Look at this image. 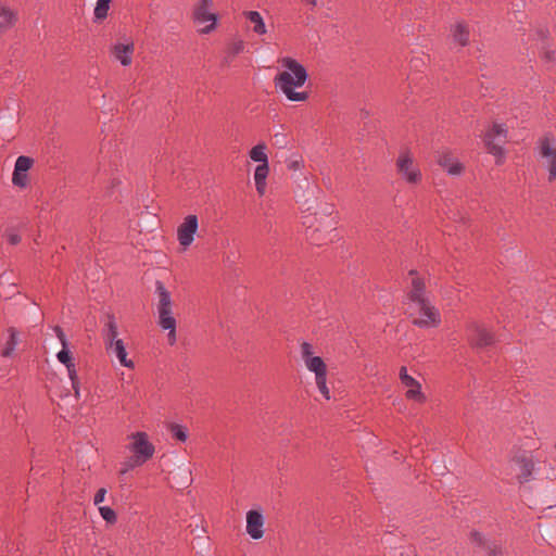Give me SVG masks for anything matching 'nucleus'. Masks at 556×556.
<instances>
[{
  "label": "nucleus",
  "instance_id": "obj_1",
  "mask_svg": "<svg viewBox=\"0 0 556 556\" xmlns=\"http://www.w3.org/2000/svg\"><path fill=\"white\" fill-rule=\"evenodd\" d=\"M280 62L286 71H282L275 76V88L280 90L289 101H306L308 99V93L306 91H295V88L302 87L308 78L306 68L295 59L290 56L282 58Z\"/></svg>",
  "mask_w": 556,
  "mask_h": 556
},
{
  "label": "nucleus",
  "instance_id": "obj_2",
  "mask_svg": "<svg viewBox=\"0 0 556 556\" xmlns=\"http://www.w3.org/2000/svg\"><path fill=\"white\" fill-rule=\"evenodd\" d=\"M301 357L306 368L315 374V382L326 400H330V390L327 387V365L320 356L314 355V346L304 341L301 343Z\"/></svg>",
  "mask_w": 556,
  "mask_h": 556
},
{
  "label": "nucleus",
  "instance_id": "obj_3",
  "mask_svg": "<svg viewBox=\"0 0 556 556\" xmlns=\"http://www.w3.org/2000/svg\"><path fill=\"white\" fill-rule=\"evenodd\" d=\"M132 440L131 444H129L128 450L132 453V456L125 462L124 470L122 472H126L136 467H140L144 465L149 459H151L154 455L155 447L149 441L148 434L142 431H138L130 435Z\"/></svg>",
  "mask_w": 556,
  "mask_h": 556
},
{
  "label": "nucleus",
  "instance_id": "obj_4",
  "mask_svg": "<svg viewBox=\"0 0 556 556\" xmlns=\"http://www.w3.org/2000/svg\"><path fill=\"white\" fill-rule=\"evenodd\" d=\"M507 132L505 124L498 123H494L492 127L485 131L483 141L488 153L498 159L503 157V144L506 142Z\"/></svg>",
  "mask_w": 556,
  "mask_h": 556
},
{
  "label": "nucleus",
  "instance_id": "obj_5",
  "mask_svg": "<svg viewBox=\"0 0 556 556\" xmlns=\"http://www.w3.org/2000/svg\"><path fill=\"white\" fill-rule=\"evenodd\" d=\"M412 277V289L408 292V299L418 305L419 313H432L428 301L425 298L426 283L417 270L412 269L408 271Z\"/></svg>",
  "mask_w": 556,
  "mask_h": 556
},
{
  "label": "nucleus",
  "instance_id": "obj_6",
  "mask_svg": "<svg viewBox=\"0 0 556 556\" xmlns=\"http://www.w3.org/2000/svg\"><path fill=\"white\" fill-rule=\"evenodd\" d=\"M399 175L408 184H418L421 180V172L414 165V160L408 151H403L396 160Z\"/></svg>",
  "mask_w": 556,
  "mask_h": 556
},
{
  "label": "nucleus",
  "instance_id": "obj_7",
  "mask_svg": "<svg viewBox=\"0 0 556 556\" xmlns=\"http://www.w3.org/2000/svg\"><path fill=\"white\" fill-rule=\"evenodd\" d=\"M198 228L199 220L198 216L194 214L187 215L182 223L178 226L177 240L184 251H186L192 244Z\"/></svg>",
  "mask_w": 556,
  "mask_h": 556
},
{
  "label": "nucleus",
  "instance_id": "obj_8",
  "mask_svg": "<svg viewBox=\"0 0 556 556\" xmlns=\"http://www.w3.org/2000/svg\"><path fill=\"white\" fill-rule=\"evenodd\" d=\"M212 5V0H200L193 11V18L197 23L212 22L201 30L203 34L211 33L216 26L217 15L210 12Z\"/></svg>",
  "mask_w": 556,
  "mask_h": 556
},
{
  "label": "nucleus",
  "instance_id": "obj_9",
  "mask_svg": "<svg viewBox=\"0 0 556 556\" xmlns=\"http://www.w3.org/2000/svg\"><path fill=\"white\" fill-rule=\"evenodd\" d=\"M399 375L401 382L408 389L405 394L406 399L414 400L418 403L426 402V396L421 392L420 383L414 377L407 374V368L405 366L400 368Z\"/></svg>",
  "mask_w": 556,
  "mask_h": 556
},
{
  "label": "nucleus",
  "instance_id": "obj_10",
  "mask_svg": "<svg viewBox=\"0 0 556 556\" xmlns=\"http://www.w3.org/2000/svg\"><path fill=\"white\" fill-rule=\"evenodd\" d=\"M511 462L516 465L517 470L519 471L517 479L519 483L529 482L532 478V473L535 468V464L532 455H528L527 453H522L520 455L515 456Z\"/></svg>",
  "mask_w": 556,
  "mask_h": 556
},
{
  "label": "nucleus",
  "instance_id": "obj_11",
  "mask_svg": "<svg viewBox=\"0 0 556 556\" xmlns=\"http://www.w3.org/2000/svg\"><path fill=\"white\" fill-rule=\"evenodd\" d=\"M468 340L476 348H486L494 344V334L481 326H472L468 329Z\"/></svg>",
  "mask_w": 556,
  "mask_h": 556
},
{
  "label": "nucleus",
  "instance_id": "obj_12",
  "mask_svg": "<svg viewBox=\"0 0 556 556\" xmlns=\"http://www.w3.org/2000/svg\"><path fill=\"white\" fill-rule=\"evenodd\" d=\"M247 532L253 540L264 536V517L261 511L252 509L247 513Z\"/></svg>",
  "mask_w": 556,
  "mask_h": 556
},
{
  "label": "nucleus",
  "instance_id": "obj_13",
  "mask_svg": "<svg viewBox=\"0 0 556 556\" xmlns=\"http://www.w3.org/2000/svg\"><path fill=\"white\" fill-rule=\"evenodd\" d=\"M438 164L444 168L447 174L456 176L464 172L463 164L454 157L450 151H442L438 157Z\"/></svg>",
  "mask_w": 556,
  "mask_h": 556
},
{
  "label": "nucleus",
  "instance_id": "obj_14",
  "mask_svg": "<svg viewBox=\"0 0 556 556\" xmlns=\"http://www.w3.org/2000/svg\"><path fill=\"white\" fill-rule=\"evenodd\" d=\"M134 50L135 47L132 42L116 43L112 47L111 53L123 66H129L132 61Z\"/></svg>",
  "mask_w": 556,
  "mask_h": 556
},
{
  "label": "nucleus",
  "instance_id": "obj_15",
  "mask_svg": "<svg viewBox=\"0 0 556 556\" xmlns=\"http://www.w3.org/2000/svg\"><path fill=\"white\" fill-rule=\"evenodd\" d=\"M540 152L545 157H551L548 168V180L553 181L556 179V150L551 146V139L548 137L540 140Z\"/></svg>",
  "mask_w": 556,
  "mask_h": 556
},
{
  "label": "nucleus",
  "instance_id": "obj_16",
  "mask_svg": "<svg viewBox=\"0 0 556 556\" xmlns=\"http://www.w3.org/2000/svg\"><path fill=\"white\" fill-rule=\"evenodd\" d=\"M119 334V326L116 323L114 315H109L102 328V338L105 346L114 343L115 340H122Z\"/></svg>",
  "mask_w": 556,
  "mask_h": 556
},
{
  "label": "nucleus",
  "instance_id": "obj_17",
  "mask_svg": "<svg viewBox=\"0 0 556 556\" xmlns=\"http://www.w3.org/2000/svg\"><path fill=\"white\" fill-rule=\"evenodd\" d=\"M105 349L109 354H114L124 367H135L134 362L127 358V352L123 340H115L114 343L106 345Z\"/></svg>",
  "mask_w": 556,
  "mask_h": 556
},
{
  "label": "nucleus",
  "instance_id": "obj_18",
  "mask_svg": "<svg viewBox=\"0 0 556 556\" xmlns=\"http://www.w3.org/2000/svg\"><path fill=\"white\" fill-rule=\"evenodd\" d=\"M155 293L157 295V313H170V293L160 280L155 282Z\"/></svg>",
  "mask_w": 556,
  "mask_h": 556
},
{
  "label": "nucleus",
  "instance_id": "obj_19",
  "mask_svg": "<svg viewBox=\"0 0 556 556\" xmlns=\"http://www.w3.org/2000/svg\"><path fill=\"white\" fill-rule=\"evenodd\" d=\"M472 541L482 546L488 556H500L502 554V547L495 542H486L480 532L471 533Z\"/></svg>",
  "mask_w": 556,
  "mask_h": 556
},
{
  "label": "nucleus",
  "instance_id": "obj_20",
  "mask_svg": "<svg viewBox=\"0 0 556 556\" xmlns=\"http://www.w3.org/2000/svg\"><path fill=\"white\" fill-rule=\"evenodd\" d=\"M469 27L464 22H457L452 28L453 40L462 47H466L469 43Z\"/></svg>",
  "mask_w": 556,
  "mask_h": 556
},
{
  "label": "nucleus",
  "instance_id": "obj_21",
  "mask_svg": "<svg viewBox=\"0 0 556 556\" xmlns=\"http://www.w3.org/2000/svg\"><path fill=\"white\" fill-rule=\"evenodd\" d=\"M269 173L268 164H260L254 172V181L257 193L262 197L266 191V178Z\"/></svg>",
  "mask_w": 556,
  "mask_h": 556
},
{
  "label": "nucleus",
  "instance_id": "obj_22",
  "mask_svg": "<svg viewBox=\"0 0 556 556\" xmlns=\"http://www.w3.org/2000/svg\"><path fill=\"white\" fill-rule=\"evenodd\" d=\"M8 340L1 351V355L3 357H10L13 355L15 348L20 343V332L14 328L10 327L8 328Z\"/></svg>",
  "mask_w": 556,
  "mask_h": 556
},
{
  "label": "nucleus",
  "instance_id": "obj_23",
  "mask_svg": "<svg viewBox=\"0 0 556 556\" xmlns=\"http://www.w3.org/2000/svg\"><path fill=\"white\" fill-rule=\"evenodd\" d=\"M159 325L165 329L169 330L167 334V341L169 345H174L176 343V319L173 315H160Z\"/></svg>",
  "mask_w": 556,
  "mask_h": 556
},
{
  "label": "nucleus",
  "instance_id": "obj_24",
  "mask_svg": "<svg viewBox=\"0 0 556 556\" xmlns=\"http://www.w3.org/2000/svg\"><path fill=\"white\" fill-rule=\"evenodd\" d=\"M441 315H418L412 319V324L419 328H434L441 324Z\"/></svg>",
  "mask_w": 556,
  "mask_h": 556
},
{
  "label": "nucleus",
  "instance_id": "obj_25",
  "mask_svg": "<svg viewBox=\"0 0 556 556\" xmlns=\"http://www.w3.org/2000/svg\"><path fill=\"white\" fill-rule=\"evenodd\" d=\"M245 17L254 25L253 31L257 35L266 34V26L263 21V17L257 11H248L244 12Z\"/></svg>",
  "mask_w": 556,
  "mask_h": 556
},
{
  "label": "nucleus",
  "instance_id": "obj_26",
  "mask_svg": "<svg viewBox=\"0 0 556 556\" xmlns=\"http://www.w3.org/2000/svg\"><path fill=\"white\" fill-rule=\"evenodd\" d=\"M250 157L254 162H258L261 164H268V156L266 154V144L265 143H258L254 146L250 153Z\"/></svg>",
  "mask_w": 556,
  "mask_h": 556
},
{
  "label": "nucleus",
  "instance_id": "obj_27",
  "mask_svg": "<svg viewBox=\"0 0 556 556\" xmlns=\"http://www.w3.org/2000/svg\"><path fill=\"white\" fill-rule=\"evenodd\" d=\"M66 369H67L68 378L72 382V388L74 390V396L76 399H79L80 397V382H79V378H78V375L76 371V366H75V364L67 365Z\"/></svg>",
  "mask_w": 556,
  "mask_h": 556
},
{
  "label": "nucleus",
  "instance_id": "obj_28",
  "mask_svg": "<svg viewBox=\"0 0 556 556\" xmlns=\"http://www.w3.org/2000/svg\"><path fill=\"white\" fill-rule=\"evenodd\" d=\"M110 9V2L105 0H98L94 8V22H101L108 16V12Z\"/></svg>",
  "mask_w": 556,
  "mask_h": 556
},
{
  "label": "nucleus",
  "instance_id": "obj_29",
  "mask_svg": "<svg viewBox=\"0 0 556 556\" xmlns=\"http://www.w3.org/2000/svg\"><path fill=\"white\" fill-rule=\"evenodd\" d=\"M34 160L26 155H21L16 159L14 172L27 173L31 168Z\"/></svg>",
  "mask_w": 556,
  "mask_h": 556
},
{
  "label": "nucleus",
  "instance_id": "obj_30",
  "mask_svg": "<svg viewBox=\"0 0 556 556\" xmlns=\"http://www.w3.org/2000/svg\"><path fill=\"white\" fill-rule=\"evenodd\" d=\"M307 236L309 241L315 245H323L327 241L331 240L330 238L321 233V231L318 228L311 229Z\"/></svg>",
  "mask_w": 556,
  "mask_h": 556
},
{
  "label": "nucleus",
  "instance_id": "obj_31",
  "mask_svg": "<svg viewBox=\"0 0 556 556\" xmlns=\"http://www.w3.org/2000/svg\"><path fill=\"white\" fill-rule=\"evenodd\" d=\"M170 432L173 438L180 442H185L188 439V429L181 425H172Z\"/></svg>",
  "mask_w": 556,
  "mask_h": 556
},
{
  "label": "nucleus",
  "instance_id": "obj_32",
  "mask_svg": "<svg viewBox=\"0 0 556 556\" xmlns=\"http://www.w3.org/2000/svg\"><path fill=\"white\" fill-rule=\"evenodd\" d=\"M99 511L101 517L109 523H115L117 521L116 513L110 506H100Z\"/></svg>",
  "mask_w": 556,
  "mask_h": 556
},
{
  "label": "nucleus",
  "instance_id": "obj_33",
  "mask_svg": "<svg viewBox=\"0 0 556 556\" xmlns=\"http://www.w3.org/2000/svg\"><path fill=\"white\" fill-rule=\"evenodd\" d=\"M286 166L289 170H300L303 167V160L299 155H293L286 160Z\"/></svg>",
  "mask_w": 556,
  "mask_h": 556
},
{
  "label": "nucleus",
  "instance_id": "obj_34",
  "mask_svg": "<svg viewBox=\"0 0 556 556\" xmlns=\"http://www.w3.org/2000/svg\"><path fill=\"white\" fill-rule=\"evenodd\" d=\"M3 236L12 245L18 244L22 240L21 236L14 228H7Z\"/></svg>",
  "mask_w": 556,
  "mask_h": 556
},
{
  "label": "nucleus",
  "instance_id": "obj_35",
  "mask_svg": "<svg viewBox=\"0 0 556 556\" xmlns=\"http://www.w3.org/2000/svg\"><path fill=\"white\" fill-rule=\"evenodd\" d=\"M56 358L60 363H62L63 365H65L67 367V365H74V362L72 359V356H71V353L68 351V348H63L58 354H56Z\"/></svg>",
  "mask_w": 556,
  "mask_h": 556
},
{
  "label": "nucleus",
  "instance_id": "obj_36",
  "mask_svg": "<svg viewBox=\"0 0 556 556\" xmlns=\"http://www.w3.org/2000/svg\"><path fill=\"white\" fill-rule=\"evenodd\" d=\"M27 174L22 172H13L12 181L15 186L24 188L27 185Z\"/></svg>",
  "mask_w": 556,
  "mask_h": 556
},
{
  "label": "nucleus",
  "instance_id": "obj_37",
  "mask_svg": "<svg viewBox=\"0 0 556 556\" xmlns=\"http://www.w3.org/2000/svg\"><path fill=\"white\" fill-rule=\"evenodd\" d=\"M244 49V42L242 40H236L228 46V54L236 56L241 53Z\"/></svg>",
  "mask_w": 556,
  "mask_h": 556
},
{
  "label": "nucleus",
  "instance_id": "obj_38",
  "mask_svg": "<svg viewBox=\"0 0 556 556\" xmlns=\"http://www.w3.org/2000/svg\"><path fill=\"white\" fill-rule=\"evenodd\" d=\"M53 331H54L55 336L58 337V339L60 340L62 348H68L67 338H66L63 329L60 326H54Z\"/></svg>",
  "mask_w": 556,
  "mask_h": 556
},
{
  "label": "nucleus",
  "instance_id": "obj_39",
  "mask_svg": "<svg viewBox=\"0 0 556 556\" xmlns=\"http://www.w3.org/2000/svg\"><path fill=\"white\" fill-rule=\"evenodd\" d=\"M105 494H106V489L105 488H100L97 493L94 494V498H93V503L94 505H99L100 503H102L105 498Z\"/></svg>",
  "mask_w": 556,
  "mask_h": 556
},
{
  "label": "nucleus",
  "instance_id": "obj_40",
  "mask_svg": "<svg viewBox=\"0 0 556 556\" xmlns=\"http://www.w3.org/2000/svg\"><path fill=\"white\" fill-rule=\"evenodd\" d=\"M543 59L545 62H553L554 61V51L553 50L544 51Z\"/></svg>",
  "mask_w": 556,
  "mask_h": 556
},
{
  "label": "nucleus",
  "instance_id": "obj_41",
  "mask_svg": "<svg viewBox=\"0 0 556 556\" xmlns=\"http://www.w3.org/2000/svg\"><path fill=\"white\" fill-rule=\"evenodd\" d=\"M302 3L309 5L312 9L318 5V0H301Z\"/></svg>",
  "mask_w": 556,
  "mask_h": 556
},
{
  "label": "nucleus",
  "instance_id": "obj_42",
  "mask_svg": "<svg viewBox=\"0 0 556 556\" xmlns=\"http://www.w3.org/2000/svg\"><path fill=\"white\" fill-rule=\"evenodd\" d=\"M400 556H418L414 549H407L405 552H401Z\"/></svg>",
  "mask_w": 556,
  "mask_h": 556
},
{
  "label": "nucleus",
  "instance_id": "obj_43",
  "mask_svg": "<svg viewBox=\"0 0 556 556\" xmlns=\"http://www.w3.org/2000/svg\"><path fill=\"white\" fill-rule=\"evenodd\" d=\"M9 276L7 273H3L1 276H0V286L1 285H4V283H9Z\"/></svg>",
  "mask_w": 556,
  "mask_h": 556
},
{
  "label": "nucleus",
  "instance_id": "obj_44",
  "mask_svg": "<svg viewBox=\"0 0 556 556\" xmlns=\"http://www.w3.org/2000/svg\"><path fill=\"white\" fill-rule=\"evenodd\" d=\"M278 137H279V135H278V134H277V135H275L276 143H285V138H283V136H282V137H281V139H279V140H278Z\"/></svg>",
  "mask_w": 556,
  "mask_h": 556
},
{
  "label": "nucleus",
  "instance_id": "obj_45",
  "mask_svg": "<svg viewBox=\"0 0 556 556\" xmlns=\"http://www.w3.org/2000/svg\"><path fill=\"white\" fill-rule=\"evenodd\" d=\"M539 35H540L542 38H545V31L540 30V31H539Z\"/></svg>",
  "mask_w": 556,
  "mask_h": 556
}]
</instances>
